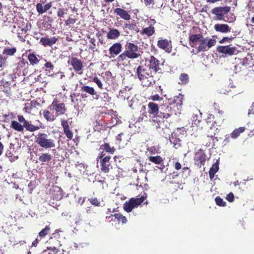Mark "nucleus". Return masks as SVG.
I'll use <instances>...</instances> for the list:
<instances>
[{"label":"nucleus","mask_w":254,"mask_h":254,"mask_svg":"<svg viewBox=\"0 0 254 254\" xmlns=\"http://www.w3.org/2000/svg\"><path fill=\"white\" fill-rule=\"evenodd\" d=\"M189 41L190 47L196 48L197 53L207 51L216 44L215 39L204 38L201 33L190 35Z\"/></svg>","instance_id":"f257e3e1"},{"label":"nucleus","mask_w":254,"mask_h":254,"mask_svg":"<svg viewBox=\"0 0 254 254\" xmlns=\"http://www.w3.org/2000/svg\"><path fill=\"white\" fill-rule=\"evenodd\" d=\"M149 70L146 64L139 65L136 68V75L143 87H149L154 82L153 75H150L151 72H149Z\"/></svg>","instance_id":"f03ea898"},{"label":"nucleus","mask_w":254,"mask_h":254,"mask_svg":"<svg viewBox=\"0 0 254 254\" xmlns=\"http://www.w3.org/2000/svg\"><path fill=\"white\" fill-rule=\"evenodd\" d=\"M35 142L42 148L50 149L56 147V142L53 138H50L49 134L39 132L35 136Z\"/></svg>","instance_id":"7ed1b4c3"},{"label":"nucleus","mask_w":254,"mask_h":254,"mask_svg":"<svg viewBox=\"0 0 254 254\" xmlns=\"http://www.w3.org/2000/svg\"><path fill=\"white\" fill-rule=\"evenodd\" d=\"M126 49V50L118 57L119 62L123 61L127 57L129 59H136L140 56V54L137 53L138 50V46L133 43H127Z\"/></svg>","instance_id":"20e7f679"},{"label":"nucleus","mask_w":254,"mask_h":254,"mask_svg":"<svg viewBox=\"0 0 254 254\" xmlns=\"http://www.w3.org/2000/svg\"><path fill=\"white\" fill-rule=\"evenodd\" d=\"M146 198L147 196L144 195L139 198L132 197L124 204V209L127 212H130L134 208L140 205Z\"/></svg>","instance_id":"39448f33"},{"label":"nucleus","mask_w":254,"mask_h":254,"mask_svg":"<svg viewBox=\"0 0 254 254\" xmlns=\"http://www.w3.org/2000/svg\"><path fill=\"white\" fill-rule=\"evenodd\" d=\"M174 104H168L164 105L161 108L160 111L159 120H161V122L165 119H167L173 115H176L178 111L175 109Z\"/></svg>","instance_id":"423d86ee"},{"label":"nucleus","mask_w":254,"mask_h":254,"mask_svg":"<svg viewBox=\"0 0 254 254\" xmlns=\"http://www.w3.org/2000/svg\"><path fill=\"white\" fill-rule=\"evenodd\" d=\"M231 10V7L228 6L215 7L211 10L212 14L215 15L218 20H224V16Z\"/></svg>","instance_id":"0eeeda50"},{"label":"nucleus","mask_w":254,"mask_h":254,"mask_svg":"<svg viewBox=\"0 0 254 254\" xmlns=\"http://www.w3.org/2000/svg\"><path fill=\"white\" fill-rule=\"evenodd\" d=\"M148 113L152 115L153 121L157 122L158 124L161 122V120H159L160 111L159 110L158 105L154 102H150L148 104Z\"/></svg>","instance_id":"6e6552de"},{"label":"nucleus","mask_w":254,"mask_h":254,"mask_svg":"<svg viewBox=\"0 0 254 254\" xmlns=\"http://www.w3.org/2000/svg\"><path fill=\"white\" fill-rule=\"evenodd\" d=\"M160 66L161 64L159 61L153 56H151L149 59V64L147 65L150 71H152L154 74L156 73L157 72L161 73L162 70Z\"/></svg>","instance_id":"1a4fd4ad"},{"label":"nucleus","mask_w":254,"mask_h":254,"mask_svg":"<svg viewBox=\"0 0 254 254\" xmlns=\"http://www.w3.org/2000/svg\"><path fill=\"white\" fill-rule=\"evenodd\" d=\"M48 108L55 110L56 112V116L64 115L66 111L65 104L63 103H59L57 100H54L52 104L49 106Z\"/></svg>","instance_id":"9d476101"},{"label":"nucleus","mask_w":254,"mask_h":254,"mask_svg":"<svg viewBox=\"0 0 254 254\" xmlns=\"http://www.w3.org/2000/svg\"><path fill=\"white\" fill-rule=\"evenodd\" d=\"M98 157L101 159L100 161L101 170L105 173L109 172L111 165L110 156H105V153L102 151Z\"/></svg>","instance_id":"9b49d317"},{"label":"nucleus","mask_w":254,"mask_h":254,"mask_svg":"<svg viewBox=\"0 0 254 254\" xmlns=\"http://www.w3.org/2000/svg\"><path fill=\"white\" fill-rule=\"evenodd\" d=\"M157 47L168 53H170L172 51V44L171 40L167 39H159L157 43Z\"/></svg>","instance_id":"f8f14e48"},{"label":"nucleus","mask_w":254,"mask_h":254,"mask_svg":"<svg viewBox=\"0 0 254 254\" xmlns=\"http://www.w3.org/2000/svg\"><path fill=\"white\" fill-rule=\"evenodd\" d=\"M17 119L18 121L23 124L24 128H25L26 130L34 132L40 129V127L36 126L32 124L30 122L26 120L24 117L22 115H18Z\"/></svg>","instance_id":"ddd939ff"},{"label":"nucleus","mask_w":254,"mask_h":254,"mask_svg":"<svg viewBox=\"0 0 254 254\" xmlns=\"http://www.w3.org/2000/svg\"><path fill=\"white\" fill-rule=\"evenodd\" d=\"M206 154L201 149L198 150L195 153L194 157L195 164L199 168L204 165L206 161Z\"/></svg>","instance_id":"4468645a"},{"label":"nucleus","mask_w":254,"mask_h":254,"mask_svg":"<svg viewBox=\"0 0 254 254\" xmlns=\"http://www.w3.org/2000/svg\"><path fill=\"white\" fill-rule=\"evenodd\" d=\"M68 63H70L76 73L78 74L82 73L83 65L81 60L75 57H71L68 61Z\"/></svg>","instance_id":"2eb2a0df"},{"label":"nucleus","mask_w":254,"mask_h":254,"mask_svg":"<svg viewBox=\"0 0 254 254\" xmlns=\"http://www.w3.org/2000/svg\"><path fill=\"white\" fill-rule=\"evenodd\" d=\"M156 21L154 19H151L150 21L147 22L148 27L144 28L140 31V34L142 35H145L148 37H150L153 35L155 32L154 24Z\"/></svg>","instance_id":"dca6fc26"},{"label":"nucleus","mask_w":254,"mask_h":254,"mask_svg":"<svg viewBox=\"0 0 254 254\" xmlns=\"http://www.w3.org/2000/svg\"><path fill=\"white\" fill-rule=\"evenodd\" d=\"M236 47H230V46H219L217 47V51L219 53L229 56L234 55L236 53Z\"/></svg>","instance_id":"f3484780"},{"label":"nucleus","mask_w":254,"mask_h":254,"mask_svg":"<svg viewBox=\"0 0 254 254\" xmlns=\"http://www.w3.org/2000/svg\"><path fill=\"white\" fill-rule=\"evenodd\" d=\"M52 6L51 2H48L45 5L41 3H37L36 5V9L39 14H42L49 10Z\"/></svg>","instance_id":"a211bd4d"},{"label":"nucleus","mask_w":254,"mask_h":254,"mask_svg":"<svg viewBox=\"0 0 254 254\" xmlns=\"http://www.w3.org/2000/svg\"><path fill=\"white\" fill-rule=\"evenodd\" d=\"M58 38L56 37L48 38L47 37H42L40 39V43L45 47H51L58 41Z\"/></svg>","instance_id":"6ab92c4d"},{"label":"nucleus","mask_w":254,"mask_h":254,"mask_svg":"<svg viewBox=\"0 0 254 254\" xmlns=\"http://www.w3.org/2000/svg\"><path fill=\"white\" fill-rule=\"evenodd\" d=\"M52 195L53 199H56V200H61L63 197V190L58 186H55L53 188Z\"/></svg>","instance_id":"aec40b11"},{"label":"nucleus","mask_w":254,"mask_h":254,"mask_svg":"<svg viewBox=\"0 0 254 254\" xmlns=\"http://www.w3.org/2000/svg\"><path fill=\"white\" fill-rule=\"evenodd\" d=\"M214 27L216 31L223 33L230 32L231 29L226 24H216Z\"/></svg>","instance_id":"412c9836"},{"label":"nucleus","mask_w":254,"mask_h":254,"mask_svg":"<svg viewBox=\"0 0 254 254\" xmlns=\"http://www.w3.org/2000/svg\"><path fill=\"white\" fill-rule=\"evenodd\" d=\"M40 113L43 114L44 119L48 122H52L56 119V116L48 110H42Z\"/></svg>","instance_id":"4be33fe9"},{"label":"nucleus","mask_w":254,"mask_h":254,"mask_svg":"<svg viewBox=\"0 0 254 254\" xmlns=\"http://www.w3.org/2000/svg\"><path fill=\"white\" fill-rule=\"evenodd\" d=\"M53 156L49 153H43L39 157L38 160L41 164L44 165L50 162L52 160Z\"/></svg>","instance_id":"5701e85b"},{"label":"nucleus","mask_w":254,"mask_h":254,"mask_svg":"<svg viewBox=\"0 0 254 254\" xmlns=\"http://www.w3.org/2000/svg\"><path fill=\"white\" fill-rule=\"evenodd\" d=\"M183 95L180 94L178 96L174 97L173 101L170 103V104H174L176 110L177 111L181 110L182 108V105L183 104Z\"/></svg>","instance_id":"b1692460"},{"label":"nucleus","mask_w":254,"mask_h":254,"mask_svg":"<svg viewBox=\"0 0 254 254\" xmlns=\"http://www.w3.org/2000/svg\"><path fill=\"white\" fill-rule=\"evenodd\" d=\"M114 12L124 20H129L130 19V15L127 11L122 8H117L114 10Z\"/></svg>","instance_id":"393cba45"},{"label":"nucleus","mask_w":254,"mask_h":254,"mask_svg":"<svg viewBox=\"0 0 254 254\" xmlns=\"http://www.w3.org/2000/svg\"><path fill=\"white\" fill-rule=\"evenodd\" d=\"M21 124L19 121H12L10 127L18 132H22L24 130V126L23 124L21 125Z\"/></svg>","instance_id":"a878e982"},{"label":"nucleus","mask_w":254,"mask_h":254,"mask_svg":"<svg viewBox=\"0 0 254 254\" xmlns=\"http://www.w3.org/2000/svg\"><path fill=\"white\" fill-rule=\"evenodd\" d=\"M219 162L217 161L214 164L212 165L211 167L210 168L209 171V178L211 180H212L214 177L215 174L219 170Z\"/></svg>","instance_id":"bb28decb"},{"label":"nucleus","mask_w":254,"mask_h":254,"mask_svg":"<svg viewBox=\"0 0 254 254\" xmlns=\"http://www.w3.org/2000/svg\"><path fill=\"white\" fill-rule=\"evenodd\" d=\"M27 57L30 64L32 65L38 64L40 62V60L34 52L29 53Z\"/></svg>","instance_id":"cd10ccee"},{"label":"nucleus","mask_w":254,"mask_h":254,"mask_svg":"<svg viewBox=\"0 0 254 254\" xmlns=\"http://www.w3.org/2000/svg\"><path fill=\"white\" fill-rule=\"evenodd\" d=\"M27 31V29L22 28H20V29L18 30L17 32V37L18 38L19 40L21 41V42H25V38L26 37V33Z\"/></svg>","instance_id":"c85d7f7f"},{"label":"nucleus","mask_w":254,"mask_h":254,"mask_svg":"<svg viewBox=\"0 0 254 254\" xmlns=\"http://www.w3.org/2000/svg\"><path fill=\"white\" fill-rule=\"evenodd\" d=\"M28 64V62L25 61L24 58H20L19 61L15 64L16 69L17 70L21 71L22 69L24 68Z\"/></svg>","instance_id":"c756f323"},{"label":"nucleus","mask_w":254,"mask_h":254,"mask_svg":"<svg viewBox=\"0 0 254 254\" xmlns=\"http://www.w3.org/2000/svg\"><path fill=\"white\" fill-rule=\"evenodd\" d=\"M148 160L150 162L153 163L155 164H160L164 160L162 157L159 155L155 156H150L148 157Z\"/></svg>","instance_id":"7c9ffc66"},{"label":"nucleus","mask_w":254,"mask_h":254,"mask_svg":"<svg viewBox=\"0 0 254 254\" xmlns=\"http://www.w3.org/2000/svg\"><path fill=\"white\" fill-rule=\"evenodd\" d=\"M47 243H48L51 247L55 246L60 248L62 246L60 240H58L52 236L50 237L49 240L47 241Z\"/></svg>","instance_id":"2f4dec72"},{"label":"nucleus","mask_w":254,"mask_h":254,"mask_svg":"<svg viewBox=\"0 0 254 254\" xmlns=\"http://www.w3.org/2000/svg\"><path fill=\"white\" fill-rule=\"evenodd\" d=\"M205 121L210 128H211L212 126H214L217 123L216 121L215 120L214 116L212 114H209L205 119Z\"/></svg>","instance_id":"473e14b6"},{"label":"nucleus","mask_w":254,"mask_h":254,"mask_svg":"<svg viewBox=\"0 0 254 254\" xmlns=\"http://www.w3.org/2000/svg\"><path fill=\"white\" fill-rule=\"evenodd\" d=\"M51 232L50 225H46V227L41 230L39 233L38 237L41 238L45 237Z\"/></svg>","instance_id":"72a5a7b5"},{"label":"nucleus","mask_w":254,"mask_h":254,"mask_svg":"<svg viewBox=\"0 0 254 254\" xmlns=\"http://www.w3.org/2000/svg\"><path fill=\"white\" fill-rule=\"evenodd\" d=\"M45 254H58L60 253V251L59 250V248L57 247H48L47 250H45L44 252Z\"/></svg>","instance_id":"f704fd0d"},{"label":"nucleus","mask_w":254,"mask_h":254,"mask_svg":"<svg viewBox=\"0 0 254 254\" xmlns=\"http://www.w3.org/2000/svg\"><path fill=\"white\" fill-rule=\"evenodd\" d=\"M245 128L244 127H240L237 129L233 130L230 134V136L233 138H236L240 134L245 131Z\"/></svg>","instance_id":"c9c22d12"},{"label":"nucleus","mask_w":254,"mask_h":254,"mask_svg":"<svg viewBox=\"0 0 254 254\" xmlns=\"http://www.w3.org/2000/svg\"><path fill=\"white\" fill-rule=\"evenodd\" d=\"M81 90L88 93L90 95L93 96L94 95L96 94V92L94 89L93 87L87 85H84L81 87Z\"/></svg>","instance_id":"e433bc0d"},{"label":"nucleus","mask_w":254,"mask_h":254,"mask_svg":"<svg viewBox=\"0 0 254 254\" xmlns=\"http://www.w3.org/2000/svg\"><path fill=\"white\" fill-rule=\"evenodd\" d=\"M180 82H179L180 84H187L189 82V76L188 74L183 73H181L179 77Z\"/></svg>","instance_id":"4c0bfd02"},{"label":"nucleus","mask_w":254,"mask_h":254,"mask_svg":"<svg viewBox=\"0 0 254 254\" xmlns=\"http://www.w3.org/2000/svg\"><path fill=\"white\" fill-rule=\"evenodd\" d=\"M17 49L15 47L12 48H5L3 51L2 54L6 56H11L14 55Z\"/></svg>","instance_id":"58836bf2"},{"label":"nucleus","mask_w":254,"mask_h":254,"mask_svg":"<svg viewBox=\"0 0 254 254\" xmlns=\"http://www.w3.org/2000/svg\"><path fill=\"white\" fill-rule=\"evenodd\" d=\"M122 48V45L119 43H117L112 45V53L116 55L119 54L121 52Z\"/></svg>","instance_id":"ea45409f"},{"label":"nucleus","mask_w":254,"mask_h":254,"mask_svg":"<svg viewBox=\"0 0 254 254\" xmlns=\"http://www.w3.org/2000/svg\"><path fill=\"white\" fill-rule=\"evenodd\" d=\"M115 219H117L119 223L121 222L123 224L127 222V218L121 213H116L114 214Z\"/></svg>","instance_id":"a19ab883"},{"label":"nucleus","mask_w":254,"mask_h":254,"mask_svg":"<svg viewBox=\"0 0 254 254\" xmlns=\"http://www.w3.org/2000/svg\"><path fill=\"white\" fill-rule=\"evenodd\" d=\"M125 27L130 30L134 31L136 33H138L139 32V29L135 23L126 24L125 25Z\"/></svg>","instance_id":"79ce46f5"},{"label":"nucleus","mask_w":254,"mask_h":254,"mask_svg":"<svg viewBox=\"0 0 254 254\" xmlns=\"http://www.w3.org/2000/svg\"><path fill=\"white\" fill-rule=\"evenodd\" d=\"M171 143L173 144V147L176 149H178L181 147V140L179 138H173L170 140Z\"/></svg>","instance_id":"37998d69"},{"label":"nucleus","mask_w":254,"mask_h":254,"mask_svg":"<svg viewBox=\"0 0 254 254\" xmlns=\"http://www.w3.org/2000/svg\"><path fill=\"white\" fill-rule=\"evenodd\" d=\"M215 201L216 204L219 206L224 207L226 205V202H225L220 196H218L216 197Z\"/></svg>","instance_id":"c03bdc74"},{"label":"nucleus","mask_w":254,"mask_h":254,"mask_svg":"<svg viewBox=\"0 0 254 254\" xmlns=\"http://www.w3.org/2000/svg\"><path fill=\"white\" fill-rule=\"evenodd\" d=\"M7 57L0 54V67H4L7 65Z\"/></svg>","instance_id":"a18cd8bd"},{"label":"nucleus","mask_w":254,"mask_h":254,"mask_svg":"<svg viewBox=\"0 0 254 254\" xmlns=\"http://www.w3.org/2000/svg\"><path fill=\"white\" fill-rule=\"evenodd\" d=\"M116 112H113L112 110V127L118 124L119 122L121 123V120H119L117 117L115 118L113 116L114 115L115 117H117Z\"/></svg>","instance_id":"49530a36"},{"label":"nucleus","mask_w":254,"mask_h":254,"mask_svg":"<svg viewBox=\"0 0 254 254\" xmlns=\"http://www.w3.org/2000/svg\"><path fill=\"white\" fill-rule=\"evenodd\" d=\"M64 132L65 136H66L68 140H71L72 139L73 134L70 128L64 130Z\"/></svg>","instance_id":"de8ad7c7"},{"label":"nucleus","mask_w":254,"mask_h":254,"mask_svg":"<svg viewBox=\"0 0 254 254\" xmlns=\"http://www.w3.org/2000/svg\"><path fill=\"white\" fill-rule=\"evenodd\" d=\"M67 10V9H64V8H59L57 12V16L59 17H64L65 14H66L65 11Z\"/></svg>","instance_id":"09e8293b"},{"label":"nucleus","mask_w":254,"mask_h":254,"mask_svg":"<svg viewBox=\"0 0 254 254\" xmlns=\"http://www.w3.org/2000/svg\"><path fill=\"white\" fill-rule=\"evenodd\" d=\"M61 125L63 127V130H64L70 128V127L68 124L67 120H61Z\"/></svg>","instance_id":"8fccbe9b"},{"label":"nucleus","mask_w":254,"mask_h":254,"mask_svg":"<svg viewBox=\"0 0 254 254\" xmlns=\"http://www.w3.org/2000/svg\"><path fill=\"white\" fill-rule=\"evenodd\" d=\"M76 19L69 17L67 20L65 21V25L66 26H69L71 24H74L76 22Z\"/></svg>","instance_id":"3c124183"},{"label":"nucleus","mask_w":254,"mask_h":254,"mask_svg":"<svg viewBox=\"0 0 254 254\" xmlns=\"http://www.w3.org/2000/svg\"><path fill=\"white\" fill-rule=\"evenodd\" d=\"M100 149L106 151L107 152H111V148L110 147L109 144L105 143L101 145Z\"/></svg>","instance_id":"603ef678"},{"label":"nucleus","mask_w":254,"mask_h":254,"mask_svg":"<svg viewBox=\"0 0 254 254\" xmlns=\"http://www.w3.org/2000/svg\"><path fill=\"white\" fill-rule=\"evenodd\" d=\"M93 81L97 84L99 88L102 89V84L101 80L97 77L93 78Z\"/></svg>","instance_id":"864d4df0"},{"label":"nucleus","mask_w":254,"mask_h":254,"mask_svg":"<svg viewBox=\"0 0 254 254\" xmlns=\"http://www.w3.org/2000/svg\"><path fill=\"white\" fill-rule=\"evenodd\" d=\"M59 232L60 230L59 229L56 230L55 232L52 234L51 236L58 240H61V238Z\"/></svg>","instance_id":"5fc2aeb1"},{"label":"nucleus","mask_w":254,"mask_h":254,"mask_svg":"<svg viewBox=\"0 0 254 254\" xmlns=\"http://www.w3.org/2000/svg\"><path fill=\"white\" fill-rule=\"evenodd\" d=\"M226 199L229 201L230 202H232L234 200V195L232 192H230L228 194H227L226 196Z\"/></svg>","instance_id":"6e6d98bb"},{"label":"nucleus","mask_w":254,"mask_h":254,"mask_svg":"<svg viewBox=\"0 0 254 254\" xmlns=\"http://www.w3.org/2000/svg\"><path fill=\"white\" fill-rule=\"evenodd\" d=\"M120 34V33L118 30L112 29V39L117 38Z\"/></svg>","instance_id":"4d7b16f0"},{"label":"nucleus","mask_w":254,"mask_h":254,"mask_svg":"<svg viewBox=\"0 0 254 254\" xmlns=\"http://www.w3.org/2000/svg\"><path fill=\"white\" fill-rule=\"evenodd\" d=\"M234 39L233 37H223L221 40L219 41V43L221 44L224 43L226 42H230L232 41V40Z\"/></svg>","instance_id":"13d9d810"},{"label":"nucleus","mask_w":254,"mask_h":254,"mask_svg":"<svg viewBox=\"0 0 254 254\" xmlns=\"http://www.w3.org/2000/svg\"><path fill=\"white\" fill-rule=\"evenodd\" d=\"M30 105V107H31L32 109L36 108L37 106L40 105V103H38L36 100H34L31 101L29 103H28Z\"/></svg>","instance_id":"bf43d9fd"},{"label":"nucleus","mask_w":254,"mask_h":254,"mask_svg":"<svg viewBox=\"0 0 254 254\" xmlns=\"http://www.w3.org/2000/svg\"><path fill=\"white\" fill-rule=\"evenodd\" d=\"M90 39V42L92 44V46H90L89 49H94L96 46V39L94 38L88 37Z\"/></svg>","instance_id":"052dcab7"},{"label":"nucleus","mask_w":254,"mask_h":254,"mask_svg":"<svg viewBox=\"0 0 254 254\" xmlns=\"http://www.w3.org/2000/svg\"><path fill=\"white\" fill-rule=\"evenodd\" d=\"M149 99H151L153 101H160L163 99L162 97H161L158 94L151 96Z\"/></svg>","instance_id":"680f3d73"},{"label":"nucleus","mask_w":254,"mask_h":254,"mask_svg":"<svg viewBox=\"0 0 254 254\" xmlns=\"http://www.w3.org/2000/svg\"><path fill=\"white\" fill-rule=\"evenodd\" d=\"M90 202L95 206H98L99 204V202L98 201L97 198H91L89 199Z\"/></svg>","instance_id":"e2e57ef3"},{"label":"nucleus","mask_w":254,"mask_h":254,"mask_svg":"<svg viewBox=\"0 0 254 254\" xmlns=\"http://www.w3.org/2000/svg\"><path fill=\"white\" fill-rule=\"evenodd\" d=\"M44 66L46 68H48V69H50L51 70H53L54 68V65L52 64V63L51 62H47L44 64Z\"/></svg>","instance_id":"0e129e2a"},{"label":"nucleus","mask_w":254,"mask_h":254,"mask_svg":"<svg viewBox=\"0 0 254 254\" xmlns=\"http://www.w3.org/2000/svg\"><path fill=\"white\" fill-rule=\"evenodd\" d=\"M122 197L123 196L122 194H117L115 195V197H113V201L115 202V203L117 204V203L119 202L117 199L122 200Z\"/></svg>","instance_id":"69168bd1"},{"label":"nucleus","mask_w":254,"mask_h":254,"mask_svg":"<svg viewBox=\"0 0 254 254\" xmlns=\"http://www.w3.org/2000/svg\"><path fill=\"white\" fill-rule=\"evenodd\" d=\"M42 238H40L39 239L38 237L35 239L34 241H33L32 243V247H36L39 244V242L41 241Z\"/></svg>","instance_id":"338daca9"},{"label":"nucleus","mask_w":254,"mask_h":254,"mask_svg":"<svg viewBox=\"0 0 254 254\" xmlns=\"http://www.w3.org/2000/svg\"><path fill=\"white\" fill-rule=\"evenodd\" d=\"M174 167L175 169L177 170H179L182 168L181 164L178 162H176L175 163Z\"/></svg>","instance_id":"774afa93"}]
</instances>
